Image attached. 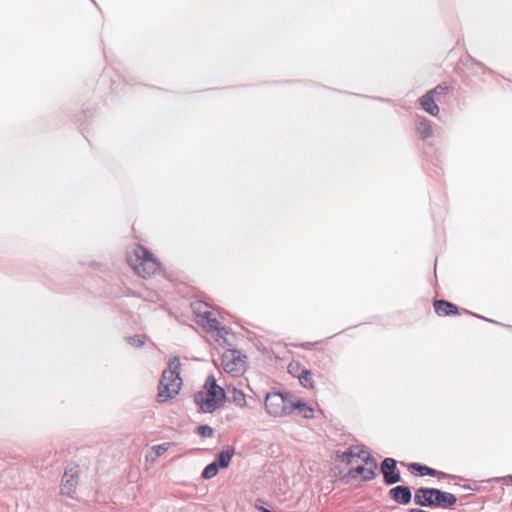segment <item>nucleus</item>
Returning a JSON list of instances; mask_svg holds the SVG:
<instances>
[{
  "label": "nucleus",
  "mask_w": 512,
  "mask_h": 512,
  "mask_svg": "<svg viewBox=\"0 0 512 512\" xmlns=\"http://www.w3.org/2000/svg\"><path fill=\"white\" fill-rule=\"evenodd\" d=\"M235 453V450L233 447L227 446L225 449H223L217 456L218 460V466L222 468H227L231 462V459Z\"/></svg>",
  "instance_id": "nucleus-17"
},
{
  "label": "nucleus",
  "mask_w": 512,
  "mask_h": 512,
  "mask_svg": "<svg viewBox=\"0 0 512 512\" xmlns=\"http://www.w3.org/2000/svg\"><path fill=\"white\" fill-rule=\"evenodd\" d=\"M451 91V87L447 85L446 83L439 84L434 89L429 90V92H432V94L436 97H440L443 95L449 94Z\"/></svg>",
  "instance_id": "nucleus-22"
},
{
  "label": "nucleus",
  "mask_w": 512,
  "mask_h": 512,
  "mask_svg": "<svg viewBox=\"0 0 512 512\" xmlns=\"http://www.w3.org/2000/svg\"><path fill=\"white\" fill-rule=\"evenodd\" d=\"M218 473V465L216 463H210L209 465H207L203 472H202V477L204 479H210V478H213L217 475Z\"/></svg>",
  "instance_id": "nucleus-21"
},
{
  "label": "nucleus",
  "mask_w": 512,
  "mask_h": 512,
  "mask_svg": "<svg viewBox=\"0 0 512 512\" xmlns=\"http://www.w3.org/2000/svg\"><path fill=\"white\" fill-rule=\"evenodd\" d=\"M172 445H173V443H170V442L162 443L160 445L154 446L153 450H154L156 456L159 457L162 454H164Z\"/></svg>",
  "instance_id": "nucleus-23"
},
{
  "label": "nucleus",
  "mask_w": 512,
  "mask_h": 512,
  "mask_svg": "<svg viewBox=\"0 0 512 512\" xmlns=\"http://www.w3.org/2000/svg\"><path fill=\"white\" fill-rule=\"evenodd\" d=\"M381 473L386 484H395L401 480L400 472L393 458H385L381 464Z\"/></svg>",
  "instance_id": "nucleus-9"
},
{
  "label": "nucleus",
  "mask_w": 512,
  "mask_h": 512,
  "mask_svg": "<svg viewBox=\"0 0 512 512\" xmlns=\"http://www.w3.org/2000/svg\"><path fill=\"white\" fill-rule=\"evenodd\" d=\"M191 306L196 323L205 329V331L210 334L211 338L219 345H228V331L220 326V322L212 307L203 301H195Z\"/></svg>",
  "instance_id": "nucleus-2"
},
{
  "label": "nucleus",
  "mask_w": 512,
  "mask_h": 512,
  "mask_svg": "<svg viewBox=\"0 0 512 512\" xmlns=\"http://www.w3.org/2000/svg\"><path fill=\"white\" fill-rule=\"evenodd\" d=\"M247 357L237 350H226L221 357V366L226 373L240 376L247 369Z\"/></svg>",
  "instance_id": "nucleus-7"
},
{
  "label": "nucleus",
  "mask_w": 512,
  "mask_h": 512,
  "mask_svg": "<svg viewBox=\"0 0 512 512\" xmlns=\"http://www.w3.org/2000/svg\"><path fill=\"white\" fill-rule=\"evenodd\" d=\"M435 313L440 317L458 315L459 310L456 305L446 300H435L433 303Z\"/></svg>",
  "instance_id": "nucleus-11"
},
{
  "label": "nucleus",
  "mask_w": 512,
  "mask_h": 512,
  "mask_svg": "<svg viewBox=\"0 0 512 512\" xmlns=\"http://www.w3.org/2000/svg\"><path fill=\"white\" fill-rule=\"evenodd\" d=\"M416 131L423 140L431 137L433 134V128L430 121L422 117L417 120Z\"/></svg>",
  "instance_id": "nucleus-15"
},
{
  "label": "nucleus",
  "mask_w": 512,
  "mask_h": 512,
  "mask_svg": "<svg viewBox=\"0 0 512 512\" xmlns=\"http://www.w3.org/2000/svg\"><path fill=\"white\" fill-rule=\"evenodd\" d=\"M389 496L392 500L399 504H408L411 501L412 494L409 487L396 486L389 491Z\"/></svg>",
  "instance_id": "nucleus-12"
},
{
  "label": "nucleus",
  "mask_w": 512,
  "mask_h": 512,
  "mask_svg": "<svg viewBox=\"0 0 512 512\" xmlns=\"http://www.w3.org/2000/svg\"><path fill=\"white\" fill-rule=\"evenodd\" d=\"M300 369L299 367V363H291L289 365V372L294 374L296 371H298Z\"/></svg>",
  "instance_id": "nucleus-27"
},
{
  "label": "nucleus",
  "mask_w": 512,
  "mask_h": 512,
  "mask_svg": "<svg viewBox=\"0 0 512 512\" xmlns=\"http://www.w3.org/2000/svg\"><path fill=\"white\" fill-rule=\"evenodd\" d=\"M324 344V341H318V342H306L302 344V347L305 349H312L313 346H318Z\"/></svg>",
  "instance_id": "nucleus-26"
},
{
  "label": "nucleus",
  "mask_w": 512,
  "mask_h": 512,
  "mask_svg": "<svg viewBox=\"0 0 512 512\" xmlns=\"http://www.w3.org/2000/svg\"><path fill=\"white\" fill-rule=\"evenodd\" d=\"M128 342L134 346H141L144 343L139 336L130 337Z\"/></svg>",
  "instance_id": "nucleus-25"
},
{
  "label": "nucleus",
  "mask_w": 512,
  "mask_h": 512,
  "mask_svg": "<svg viewBox=\"0 0 512 512\" xmlns=\"http://www.w3.org/2000/svg\"><path fill=\"white\" fill-rule=\"evenodd\" d=\"M408 512H428V511L420 510V509H411Z\"/></svg>",
  "instance_id": "nucleus-28"
},
{
  "label": "nucleus",
  "mask_w": 512,
  "mask_h": 512,
  "mask_svg": "<svg viewBox=\"0 0 512 512\" xmlns=\"http://www.w3.org/2000/svg\"><path fill=\"white\" fill-rule=\"evenodd\" d=\"M420 105L427 113L432 116H437L439 114V107L436 104V97L432 94V92H427L419 99Z\"/></svg>",
  "instance_id": "nucleus-13"
},
{
  "label": "nucleus",
  "mask_w": 512,
  "mask_h": 512,
  "mask_svg": "<svg viewBox=\"0 0 512 512\" xmlns=\"http://www.w3.org/2000/svg\"><path fill=\"white\" fill-rule=\"evenodd\" d=\"M436 493L437 489L435 488H419L415 492L414 501L419 506L432 507L435 505Z\"/></svg>",
  "instance_id": "nucleus-10"
},
{
  "label": "nucleus",
  "mask_w": 512,
  "mask_h": 512,
  "mask_svg": "<svg viewBox=\"0 0 512 512\" xmlns=\"http://www.w3.org/2000/svg\"><path fill=\"white\" fill-rule=\"evenodd\" d=\"M79 478V466L74 465L66 469L62 480V493L72 496L76 491V485Z\"/></svg>",
  "instance_id": "nucleus-8"
},
{
  "label": "nucleus",
  "mask_w": 512,
  "mask_h": 512,
  "mask_svg": "<svg viewBox=\"0 0 512 512\" xmlns=\"http://www.w3.org/2000/svg\"><path fill=\"white\" fill-rule=\"evenodd\" d=\"M337 458L349 467L347 475L353 480L366 482L377 476V462L363 446H350L345 452L337 453Z\"/></svg>",
  "instance_id": "nucleus-1"
},
{
  "label": "nucleus",
  "mask_w": 512,
  "mask_h": 512,
  "mask_svg": "<svg viewBox=\"0 0 512 512\" xmlns=\"http://www.w3.org/2000/svg\"><path fill=\"white\" fill-rule=\"evenodd\" d=\"M226 400L225 390L219 386L214 376L207 377L202 389L195 393L194 402L204 413H212Z\"/></svg>",
  "instance_id": "nucleus-4"
},
{
  "label": "nucleus",
  "mask_w": 512,
  "mask_h": 512,
  "mask_svg": "<svg viewBox=\"0 0 512 512\" xmlns=\"http://www.w3.org/2000/svg\"><path fill=\"white\" fill-rule=\"evenodd\" d=\"M198 433L200 436L206 438V437H212L213 436V429L208 425H201L198 427Z\"/></svg>",
  "instance_id": "nucleus-24"
},
{
  "label": "nucleus",
  "mask_w": 512,
  "mask_h": 512,
  "mask_svg": "<svg viewBox=\"0 0 512 512\" xmlns=\"http://www.w3.org/2000/svg\"><path fill=\"white\" fill-rule=\"evenodd\" d=\"M130 267L142 278H150L160 271V262L141 245L133 248L127 258Z\"/></svg>",
  "instance_id": "nucleus-5"
},
{
  "label": "nucleus",
  "mask_w": 512,
  "mask_h": 512,
  "mask_svg": "<svg viewBox=\"0 0 512 512\" xmlns=\"http://www.w3.org/2000/svg\"><path fill=\"white\" fill-rule=\"evenodd\" d=\"M294 410L298 409L300 413L303 414L305 418H312L314 410L306 403H302L301 401H293Z\"/></svg>",
  "instance_id": "nucleus-20"
},
{
  "label": "nucleus",
  "mask_w": 512,
  "mask_h": 512,
  "mask_svg": "<svg viewBox=\"0 0 512 512\" xmlns=\"http://www.w3.org/2000/svg\"><path fill=\"white\" fill-rule=\"evenodd\" d=\"M228 391L231 394L232 402L236 406L240 408H244L247 406L246 395L242 390H239L237 388H233L232 390H230V388H228Z\"/></svg>",
  "instance_id": "nucleus-18"
},
{
  "label": "nucleus",
  "mask_w": 512,
  "mask_h": 512,
  "mask_svg": "<svg viewBox=\"0 0 512 512\" xmlns=\"http://www.w3.org/2000/svg\"><path fill=\"white\" fill-rule=\"evenodd\" d=\"M297 377L303 387H305V388H313L314 387L313 375H312L311 371L303 369L297 375Z\"/></svg>",
  "instance_id": "nucleus-19"
},
{
  "label": "nucleus",
  "mask_w": 512,
  "mask_h": 512,
  "mask_svg": "<svg viewBox=\"0 0 512 512\" xmlns=\"http://www.w3.org/2000/svg\"><path fill=\"white\" fill-rule=\"evenodd\" d=\"M509 479H510V481H511V483H512V476H509Z\"/></svg>",
  "instance_id": "nucleus-29"
},
{
  "label": "nucleus",
  "mask_w": 512,
  "mask_h": 512,
  "mask_svg": "<svg viewBox=\"0 0 512 512\" xmlns=\"http://www.w3.org/2000/svg\"><path fill=\"white\" fill-rule=\"evenodd\" d=\"M434 507L448 508L456 504L457 498L454 494L449 492H443L437 489V493L434 497Z\"/></svg>",
  "instance_id": "nucleus-14"
},
{
  "label": "nucleus",
  "mask_w": 512,
  "mask_h": 512,
  "mask_svg": "<svg viewBox=\"0 0 512 512\" xmlns=\"http://www.w3.org/2000/svg\"><path fill=\"white\" fill-rule=\"evenodd\" d=\"M264 405L268 414L282 417L293 412V400L289 394L270 392L266 395Z\"/></svg>",
  "instance_id": "nucleus-6"
},
{
  "label": "nucleus",
  "mask_w": 512,
  "mask_h": 512,
  "mask_svg": "<svg viewBox=\"0 0 512 512\" xmlns=\"http://www.w3.org/2000/svg\"><path fill=\"white\" fill-rule=\"evenodd\" d=\"M408 470L410 472L417 471L420 475H430L433 477L443 478L445 474L443 472L437 471L427 466L420 465L418 463H411L408 465Z\"/></svg>",
  "instance_id": "nucleus-16"
},
{
  "label": "nucleus",
  "mask_w": 512,
  "mask_h": 512,
  "mask_svg": "<svg viewBox=\"0 0 512 512\" xmlns=\"http://www.w3.org/2000/svg\"><path fill=\"white\" fill-rule=\"evenodd\" d=\"M180 369V359L178 357L171 358L159 382L157 393V401L159 403L167 402L179 394L182 387Z\"/></svg>",
  "instance_id": "nucleus-3"
}]
</instances>
